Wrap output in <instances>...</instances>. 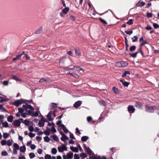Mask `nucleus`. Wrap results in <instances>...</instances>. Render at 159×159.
Segmentation results:
<instances>
[{
  "mask_svg": "<svg viewBox=\"0 0 159 159\" xmlns=\"http://www.w3.org/2000/svg\"><path fill=\"white\" fill-rule=\"evenodd\" d=\"M70 149L73 152H78L79 151L78 148L76 147H74L73 146H70Z\"/></svg>",
  "mask_w": 159,
  "mask_h": 159,
  "instance_id": "9",
  "label": "nucleus"
},
{
  "mask_svg": "<svg viewBox=\"0 0 159 159\" xmlns=\"http://www.w3.org/2000/svg\"><path fill=\"white\" fill-rule=\"evenodd\" d=\"M133 23V20L131 19H129V20L127 22V24H128L129 25H131Z\"/></svg>",
  "mask_w": 159,
  "mask_h": 159,
  "instance_id": "54",
  "label": "nucleus"
},
{
  "mask_svg": "<svg viewBox=\"0 0 159 159\" xmlns=\"http://www.w3.org/2000/svg\"><path fill=\"white\" fill-rule=\"evenodd\" d=\"M29 156L30 158H34L35 157V155L34 153L31 152Z\"/></svg>",
  "mask_w": 159,
  "mask_h": 159,
  "instance_id": "45",
  "label": "nucleus"
},
{
  "mask_svg": "<svg viewBox=\"0 0 159 159\" xmlns=\"http://www.w3.org/2000/svg\"><path fill=\"white\" fill-rule=\"evenodd\" d=\"M80 156L81 157L84 158H86L87 157V154L85 153L84 152L80 153Z\"/></svg>",
  "mask_w": 159,
  "mask_h": 159,
  "instance_id": "25",
  "label": "nucleus"
},
{
  "mask_svg": "<svg viewBox=\"0 0 159 159\" xmlns=\"http://www.w3.org/2000/svg\"><path fill=\"white\" fill-rule=\"evenodd\" d=\"M135 110L134 108L132 106H129L128 107V111L129 113H133Z\"/></svg>",
  "mask_w": 159,
  "mask_h": 159,
  "instance_id": "8",
  "label": "nucleus"
},
{
  "mask_svg": "<svg viewBox=\"0 0 159 159\" xmlns=\"http://www.w3.org/2000/svg\"><path fill=\"white\" fill-rule=\"evenodd\" d=\"M44 121L43 120H39L38 123V125L40 127H42L44 126Z\"/></svg>",
  "mask_w": 159,
  "mask_h": 159,
  "instance_id": "14",
  "label": "nucleus"
},
{
  "mask_svg": "<svg viewBox=\"0 0 159 159\" xmlns=\"http://www.w3.org/2000/svg\"><path fill=\"white\" fill-rule=\"evenodd\" d=\"M42 27H40L36 30V33L37 34H39L42 31Z\"/></svg>",
  "mask_w": 159,
  "mask_h": 159,
  "instance_id": "20",
  "label": "nucleus"
},
{
  "mask_svg": "<svg viewBox=\"0 0 159 159\" xmlns=\"http://www.w3.org/2000/svg\"><path fill=\"white\" fill-rule=\"evenodd\" d=\"M26 148L25 146H23L20 147V151L22 152H24L26 151Z\"/></svg>",
  "mask_w": 159,
  "mask_h": 159,
  "instance_id": "19",
  "label": "nucleus"
},
{
  "mask_svg": "<svg viewBox=\"0 0 159 159\" xmlns=\"http://www.w3.org/2000/svg\"><path fill=\"white\" fill-rule=\"evenodd\" d=\"M138 53V52H136V53H130L129 55L132 57L135 58L136 57Z\"/></svg>",
  "mask_w": 159,
  "mask_h": 159,
  "instance_id": "37",
  "label": "nucleus"
},
{
  "mask_svg": "<svg viewBox=\"0 0 159 159\" xmlns=\"http://www.w3.org/2000/svg\"><path fill=\"white\" fill-rule=\"evenodd\" d=\"M70 18L72 21H75V17L71 15H70Z\"/></svg>",
  "mask_w": 159,
  "mask_h": 159,
  "instance_id": "60",
  "label": "nucleus"
},
{
  "mask_svg": "<svg viewBox=\"0 0 159 159\" xmlns=\"http://www.w3.org/2000/svg\"><path fill=\"white\" fill-rule=\"evenodd\" d=\"M19 112L20 113H22L24 111L23 108H18Z\"/></svg>",
  "mask_w": 159,
  "mask_h": 159,
  "instance_id": "59",
  "label": "nucleus"
},
{
  "mask_svg": "<svg viewBox=\"0 0 159 159\" xmlns=\"http://www.w3.org/2000/svg\"><path fill=\"white\" fill-rule=\"evenodd\" d=\"M136 106L139 108H140L142 106L141 103L139 102H136Z\"/></svg>",
  "mask_w": 159,
  "mask_h": 159,
  "instance_id": "41",
  "label": "nucleus"
},
{
  "mask_svg": "<svg viewBox=\"0 0 159 159\" xmlns=\"http://www.w3.org/2000/svg\"><path fill=\"white\" fill-rule=\"evenodd\" d=\"M29 129L31 132L33 131L34 129L33 126L32 125L30 126L29 127Z\"/></svg>",
  "mask_w": 159,
  "mask_h": 159,
  "instance_id": "47",
  "label": "nucleus"
},
{
  "mask_svg": "<svg viewBox=\"0 0 159 159\" xmlns=\"http://www.w3.org/2000/svg\"><path fill=\"white\" fill-rule=\"evenodd\" d=\"M99 19L100 20V21L104 24L106 25L107 24V22L105 20L100 18H99Z\"/></svg>",
  "mask_w": 159,
  "mask_h": 159,
  "instance_id": "39",
  "label": "nucleus"
},
{
  "mask_svg": "<svg viewBox=\"0 0 159 159\" xmlns=\"http://www.w3.org/2000/svg\"><path fill=\"white\" fill-rule=\"evenodd\" d=\"M3 126L4 127H7L8 126V123L7 121L2 123Z\"/></svg>",
  "mask_w": 159,
  "mask_h": 159,
  "instance_id": "38",
  "label": "nucleus"
},
{
  "mask_svg": "<svg viewBox=\"0 0 159 159\" xmlns=\"http://www.w3.org/2000/svg\"><path fill=\"white\" fill-rule=\"evenodd\" d=\"M13 124L16 127H18L20 125V123L18 120H16L13 122Z\"/></svg>",
  "mask_w": 159,
  "mask_h": 159,
  "instance_id": "17",
  "label": "nucleus"
},
{
  "mask_svg": "<svg viewBox=\"0 0 159 159\" xmlns=\"http://www.w3.org/2000/svg\"><path fill=\"white\" fill-rule=\"evenodd\" d=\"M61 127L62 128L63 130L66 133H67L68 132V129L65 127V125H61Z\"/></svg>",
  "mask_w": 159,
  "mask_h": 159,
  "instance_id": "28",
  "label": "nucleus"
},
{
  "mask_svg": "<svg viewBox=\"0 0 159 159\" xmlns=\"http://www.w3.org/2000/svg\"><path fill=\"white\" fill-rule=\"evenodd\" d=\"M83 147L88 154L90 156L92 155V151L89 148L87 147L85 144H84Z\"/></svg>",
  "mask_w": 159,
  "mask_h": 159,
  "instance_id": "5",
  "label": "nucleus"
},
{
  "mask_svg": "<svg viewBox=\"0 0 159 159\" xmlns=\"http://www.w3.org/2000/svg\"><path fill=\"white\" fill-rule=\"evenodd\" d=\"M3 138L4 139H6L7 138L9 137V135L8 134V133H4L3 134Z\"/></svg>",
  "mask_w": 159,
  "mask_h": 159,
  "instance_id": "26",
  "label": "nucleus"
},
{
  "mask_svg": "<svg viewBox=\"0 0 159 159\" xmlns=\"http://www.w3.org/2000/svg\"><path fill=\"white\" fill-rule=\"evenodd\" d=\"M13 140L12 139H8L7 141V144L8 146H10L12 144Z\"/></svg>",
  "mask_w": 159,
  "mask_h": 159,
  "instance_id": "18",
  "label": "nucleus"
},
{
  "mask_svg": "<svg viewBox=\"0 0 159 159\" xmlns=\"http://www.w3.org/2000/svg\"><path fill=\"white\" fill-rule=\"evenodd\" d=\"M82 103L80 101H78L76 102L74 104V107L75 108H77L80 106Z\"/></svg>",
  "mask_w": 159,
  "mask_h": 159,
  "instance_id": "10",
  "label": "nucleus"
},
{
  "mask_svg": "<svg viewBox=\"0 0 159 159\" xmlns=\"http://www.w3.org/2000/svg\"><path fill=\"white\" fill-rule=\"evenodd\" d=\"M44 139L45 141L46 142H48L50 141V138L48 136L44 137Z\"/></svg>",
  "mask_w": 159,
  "mask_h": 159,
  "instance_id": "52",
  "label": "nucleus"
},
{
  "mask_svg": "<svg viewBox=\"0 0 159 159\" xmlns=\"http://www.w3.org/2000/svg\"><path fill=\"white\" fill-rule=\"evenodd\" d=\"M112 90L114 92L116 93H118L119 92V90L118 89L115 87H113L112 88Z\"/></svg>",
  "mask_w": 159,
  "mask_h": 159,
  "instance_id": "33",
  "label": "nucleus"
},
{
  "mask_svg": "<svg viewBox=\"0 0 159 159\" xmlns=\"http://www.w3.org/2000/svg\"><path fill=\"white\" fill-rule=\"evenodd\" d=\"M51 156L49 154H47L45 156V159H51Z\"/></svg>",
  "mask_w": 159,
  "mask_h": 159,
  "instance_id": "46",
  "label": "nucleus"
},
{
  "mask_svg": "<svg viewBox=\"0 0 159 159\" xmlns=\"http://www.w3.org/2000/svg\"><path fill=\"white\" fill-rule=\"evenodd\" d=\"M23 122L26 125L28 126L30 125L32 123L31 122L27 120H25Z\"/></svg>",
  "mask_w": 159,
  "mask_h": 159,
  "instance_id": "22",
  "label": "nucleus"
},
{
  "mask_svg": "<svg viewBox=\"0 0 159 159\" xmlns=\"http://www.w3.org/2000/svg\"><path fill=\"white\" fill-rule=\"evenodd\" d=\"M75 54L79 56L81 55V53L80 51L79 50L76 49L75 50Z\"/></svg>",
  "mask_w": 159,
  "mask_h": 159,
  "instance_id": "35",
  "label": "nucleus"
},
{
  "mask_svg": "<svg viewBox=\"0 0 159 159\" xmlns=\"http://www.w3.org/2000/svg\"><path fill=\"white\" fill-rule=\"evenodd\" d=\"M70 75L76 78H79V76L75 73H72V74H70Z\"/></svg>",
  "mask_w": 159,
  "mask_h": 159,
  "instance_id": "29",
  "label": "nucleus"
},
{
  "mask_svg": "<svg viewBox=\"0 0 159 159\" xmlns=\"http://www.w3.org/2000/svg\"><path fill=\"white\" fill-rule=\"evenodd\" d=\"M127 74H128L129 75L130 74V73L129 71H125L124 72V73L122 74V77H124L126 76V75Z\"/></svg>",
  "mask_w": 159,
  "mask_h": 159,
  "instance_id": "23",
  "label": "nucleus"
},
{
  "mask_svg": "<svg viewBox=\"0 0 159 159\" xmlns=\"http://www.w3.org/2000/svg\"><path fill=\"white\" fill-rule=\"evenodd\" d=\"M31 116L34 117H37L39 116V113L38 111H35L34 112H33Z\"/></svg>",
  "mask_w": 159,
  "mask_h": 159,
  "instance_id": "32",
  "label": "nucleus"
},
{
  "mask_svg": "<svg viewBox=\"0 0 159 159\" xmlns=\"http://www.w3.org/2000/svg\"><path fill=\"white\" fill-rule=\"evenodd\" d=\"M69 10V8L68 7H65L62 10V12L63 13L66 14L67 13Z\"/></svg>",
  "mask_w": 159,
  "mask_h": 159,
  "instance_id": "11",
  "label": "nucleus"
},
{
  "mask_svg": "<svg viewBox=\"0 0 159 159\" xmlns=\"http://www.w3.org/2000/svg\"><path fill=\"white\" fill-rule=\"evenodd\" d=\"M5 101V98H3L2 97L0 96V102H2Z\"/></svg>",
  "mask_w": 159,
  "mask_h": 159,
  "instance_id": "62",
  "label": "nucleus"
},
{
  "mask_svg": "<svg viewBox=\"0 0 159 159\" xmlns=\"http://www.w3.org/2000/svg\"><path fill=\"white\" fill-rule=\"evenodd\" d=\"M66 156L68 159H71L73 157V154L72 152H70L66 154Z\"/></svg>",
  "mask_w": 159,
  "mask_h": 159,
  "instance_id": "12",
  "label": "nucleus"
},
{
  "mask_svg": "<svg viewBox=\"0 0 159 159\" xmlns=\"http://www.w3.org/2000/svg\"><path fill=\"white\" fill-rule=\"evenodd\" d=\"M52 114V111H51L49 112L48 114L47 115V117L48 118V120L51 121L52 120L51 117Z\"/></svg>",
  "mask_w": 159,
  "mask_h": 159,
  "instance_id": "16",
  "label": "nucleus"
},
{
  "mask_svg": "<svg viewBox=\"0 0 159 159\" xmlns=\"http://www.w3.org/2000/svg\"><path fill=\"white\" fill-rule=\"evenodd\" d=\"M124 86H126V87H128V86L129 85V82H126V81H125L124 82H123V84Z\"/></svg>",
  "mask_w": 159,
  "mask_h": 159,
  "instance_id": "56",
  "label": "nucleus"
},
{
  "mask_svg": "<svg viewBox=\"0 0 159 159\" xmlns=\"http://www.w3.org/2000/svg\"><path fill=\"white\" fill-rule=\"evenodd\" d=\"M153 26L155 29L159 27V25L157 23H154L153 24Z\"/></svg>",
  "mask_w": 159,
  "mask_h": 159,
  "instance_id": "55",
  "label": "nucleus"
},
{
  "mask_svg": "<svg viewBox=\"0 0 159 159\" xmlns=\"http://www.w3.org/2000/svg\"><path fill=\"white\" fill-rule=\"evenodd\" d=\"M125 32L127 34L129 35H130L133 33V31H125Z\"/></svg>",
  "mask_w": 159,
  "mask_h": 159,
  "instance_id": "61",
  "label": "nucleus"
},
{
  "mask_svg": "<svg viewBox=\"0 0 159 159\" xmlns=\"http://www.w3.org/2000/svg\"><path fill=\"white\" fill-rule=\"evenodd\" d=\"M13 120V117L11 115L9 116L7 118V121L9 122H11Z\"/></svg>",
  "mask_w": 159,
  "mask_h": 159,
  "instance_id": "27",
  "label": "nucleus"
},
{
  "mask_svg": "<svg viewBox=\"0 0 159 159\" xmlns=\"http://www.w3.org/2000/svg\"><path fill=\"white\" fill-rule=\"evenodd\" d=\"M57 152V149L55 148H53L52 150V152L53 154H56Z\"/></svg>",
  "mask_w": 159,
  "mask_h": 159,
  "instance_id": "36",
  "label": "nucleus"
},
{
  "mask_svg": "<svg viewBox=\"0 0 159 159\" xmlns=\"http://www.w3.org/2000/svg\"><path fill=\"white\" fill-rule=\"evenodd\" d=\"M58 150L59 152H62L65 151L67 150V147L64 144H62L61 146L58 147Z\"/></svg>",
  "mask_w": 159,
  "mask_h": 159,
  "instance_id": "2",
  "label": "nucleus"
},
{
  "mask_svg": "<svg viewBox=\"0 0 159 159\" xmlns=\"http://www.w3.org/2000/svg\"><path fill=\"white\" fill-rule=\"evenodd\" d=\"M39 81L40 83H43L44 81L50 83L51 82V80H44L43 78H42Z\"/></svg>",
  "mask_w": 159,
  "mask_h": 159,
  "instance_id": "21",
  "label": "nucleus"
},
{
  "mask_svg": "<svg viewBox=\"0 0 159 159\" xmlns=\"http://www.w3.org/2000/svg\"><path fill=\"white\" fill-rule=\"evenodd\" d=\"M146 111L149 112H153L155 109H159V107L149 106L147 105L146 106Z\"/></svg>",
  "mask_w": 159,
  "mask_h": 159,
  "instance_id": "1",
  "label": "nucleus"
},
{
  "mask_svg": "<svg viewBox=\"0 0 159 159\" xmlns=\"http://www.w3.org/2000/svg\"><path fill=\"white\" fill-rule=\"evenodd\" d=\"M116 65L119 67H125L127 66L128 65V63L126 61H122L116 63Z\"/></svg>",
  "mask_w": 159,
  "mask_h": 159,
  "instance_id": "3",
  "label": "nucleus"
},
{
  "mask_svg": "<svg viewBox=\"0 0 159 159\" xmlns=\"http://www.w3.org/2000/svg\"><path fill=\"white\" fill-rule=\"evenodd\" d=\"M50 107L51 109H53L57 107V105L56 103H51L50 105Z\"/></svg>",
  "mask_w": 159,
  "mask_h": 159,
  "instance_id": "24",
  "label": "nucleus"
},
{
  "mask_svg": "<svg viewBox=\"0 0 159 159\" xmlns=\"http://www.w3.org/2000/svg\"><path fill=\"white\" fill-rule=\"evenodd\" d=\"M88 137L86 136H84L81 138V140L83 142L86 141L88 139Z\"/></svg>",
  "mask_w": 159,
  "mask_h": 159,
  "instance_id": "31",
  "label": "nucleus"
},
{
  "mask_svg": "<svg viewBox=\"0 0 159 159\" xmlns=\"http://www.w3.org/2000/svg\"><path fill=\"white\" fill-rule=\"evenodd\" d=\"M0 110L2 111H7L4 108L2 105H0Z\"/></svg>",
  "mask_w": 159,
  "mask_h": 159,
  "instance_id": "42",
  "label": "nucleus"
},
{
  "mask_svg": "<svg viewBox=\"0 0 159 159\" xmlns=\"http://www.w3.org/2000/svg\"><path fill=\"white\" fill-rule=\"evenodd\" d=\"M74 159H80V157L79 155L77 154H75L74 156Z\"/></svg>",
  "mask_w": 159,
  "mask_h": 159,
  "instance_id": "53",
  "label": "nucleus"
},
{
  "mask_svg": "<svg viewBox=\"0 0 159 159\" xmlns=\"http://www.w3.org/2000/svg\"><path fill=\"white\" fill-rule=\"evenodd\" d=\"M90 158L91 159H100V157L99 156H97L94 154L90 156Z\"/></svg>",
  "mask_w": 159,
  "mask_h": 159,
  "instance_id": "15",
  "label": "nucleus"
},
{
  "mask_svg": "<svg viewBox=\"0 0 159 159\" xmlns=\"http://www.w3.org/2000/svg\"><path fill=\"white\" fill-rule=\"evenodd\" d=\"M135 48H136L135 46H131L130 47V48H129V50L130 51L132 52V51H134L135 49Z\"/></svg>",
  "mask_w": 159,
  "mask_h": 159,
  "instance_id": "43",
  "label": "nucleus"
},
{
  "mask_svg": "<svg viewBox=\"0 0 159 159\" xmlns=\"http://www.w3.org/2000/svg\"><path fill=\"white\" fill-rule=\"evenodd\" d=\"M147 15L148 18H151L152 16V14L151 13L147 12Z\"/></svg>",
  "mask_w": 159,
  "mask_h": 159,
  "instance_id": "50",
  "label": "nucleus"
},
{
  "mask_svg": "<svg viewBox=\"0 0 159 159\" xmlns=\"http://www.w3.org/2000/svg\"><path fill=\"white\" fill-rule=\"evenodd\" d=\"M30 148L32 149H34L36 148V146L34 144H30Z\"/></svg>",
  "mask_w": 159,
  "mask_h": 159,
  "instance_id": "63",
  "label": "nucleus"
},
{
  "mask_svg": "<svg viewBox=\"0 0 159 159\" xmlns=\"http://www.w3.org/2000/svg\"><path fill=\"white\" fill-rule=\"evenodd\" d=\"M25 53V52H23L22 53L20 54L19 55H18V56H17L16 57H17V59H18V60H19V59H20V58H21V56L23 54H24Z\"/></svg>",
  "mask_w": 159,
  "mask_h": 159,
  "instance_id": "49",
  "label": "nucleus"
},
{
  "mask_svg": "<svg viewBox=\"0 0 159 159\" xmlns=\"http://www.w3.org/2000/svg\"><path fill=\"white\" fill-rule=\"evenodd\" d=\"M56 124L57 125H59L61 127V125H63L61 123V121L59 120L57 122Z\"/></svg>",
  "mask_w": 159,
  "mask_h": 159,
  "instance_id": "48",
  "label": "nucleus"
},
{
  "mask_svg": "<svg viewBox=\"0 0 159 159\" xmlns=\"http://www.w3.org/2000/svg\"><path fill=\"white\" fill-rule=\"evenodd\" d=\"M100 104L102 105L105 106L106 105L105 102L103 100H100L99 101Z\"/></svg>",
  "mask_w": 159,
  "mask_h": 159,
  "instance_id": "40",
  "label": "nucleus"
},
{
  "mask_svg": "<svg viewBox=\"0 0 159 159\" xmlns=\"http://www.w3.org/2000/svg\"><path fill=\"white\" fill-rule=\"evenodd\" d=\"M51 129V131L53 133H55L56 132V130L55 128L54 125H53V126L52 127Z\"/></svg>",
  "mask_w": 159,
  "mask_h": 159,
  "instance_id": "57",
  "label": "nucleus"
},
{
  "mask_svg": "<svg viewBox=\"0 0 159 159\" xmlns=\"http://www.w3.org/2000/svg\"><path fill=\"white\" fill-rule=\"evenodd\" d=\"M152 27L150 25H148L146 27V29L147 30H149L152 29Z\"/></svg>",
  "mask_w": 159,
  "mask_h": 159,
  "instance_id": "64",
  "label": "nucleus"
},
{
  "mask_svg": "<svg viewBox=\"0 0 159 159\" xmlns=\"http://www.w3.org/2000/svg\"><path fill=\"white\" fill-rule=\"evenodd\" d=\"M23 107L24 110H28L29 109L32 110V111H34V110L33 107L27 104L23 105Z\"/></svg>",
  "mask_w": 159,
  "mask_h": 159,
  "instance_id": "4",
  "label": "nucleus"
},
{
  "mask_svg": "<svg viewBox=\"0 0 159 159\" xmlns=\"http://www.w3.org/2000/svg\"><path fill=\"white\" fill-rule=\"evenodd\" d=\"M13 147L15 148L14 149L16 150H18L20 148L19 145L16 143H14L13 144Z\"/></svg>",
  "mask_w": 159,
  "mask_h": 159,
  "instance_id": "30",
  "label": "nucleus"
},
{
  "mask_svg": "<svg viewBox=\"0 0 159 159\" xmlns=\"http://www.w3.org/2000/svg\"><path fill=\"white\" fill-rule=\"evenodd\" d=\"M24 101L22 99L20 100H17L16 101L14 102L13 104L16 106H18L19 105H21L22 103L24 102Z\"/></svg>",
  "mask_w": 159,
  "mask_h": 159,
  "instance_id": "6",
  "label": "nucleus"
},
{
  "mask_svg": "<svg viewBox=\"0 0 159 159\" xmlns=\"http://www.w3.org/2000/svg\"><path fill=\"white\" fill-rule=\"evenodd\" d=\"M138 39V37L136 36H134L132 38V42H136L137 40Z\"/></svg>",
  "mask_w": 159,
  "mask_h": 159,
  "instance_id": "34",
  "label": "nucleus"
},
{
  "mask_svg": "<svg viewBox=\"0 0 159 159\" xmlns=\"http://www.w3.org/2000/svg\"><path fill=\"white\" fill-rule=\"evenodd\" d=\"M69 69L72 70H75L78 71H79L80 70H83V69L82 68H81L80 66H74L73 67L70 68Z\"/></svg>",
  "mask_w": 159,
  "mask_h": 159,
  "instance_id": "7",
  "label": "nucleus"
},
{
  "mask_svg": "<svg viewBox=\"0 0 159 159\" xmlns=\"http://www.w3.org/2000/svg\"><path fill=\"white\" fill-rule=\"evenodd\" d=\"M62 137L61 138V139L62 141H65L66 140H68V138L63 133L62 134Z\"/></svg>",
  "mask_w": 159,
  "mask_h": 159,
  "instance_id": "13",
  "label": "nucleus"
},
{
  "mask_svg": "<svg viewBox=\"0 0 159 159\" xmlns=\"http://www.w3.org/2000/svg\"><path fill=\"white\" fill-rule=\"evenodd\" d=\"M35 136V134L32 133H30L29 134V136L31 138H33Z\"/></svg>",
  "mask_w": 159,
  "mask_h": 159,
  "instance_id": "58",
  "label": "nucleus"
},
{
  "mask_svg": "<svg viewBox=\"0 0 159 159\" xmlns=\"http://www.w3.org/2000/svg\"><path fill=\"white\" fill-rule=\"evenodd\" d=\"M1 154L2 156H6L8 155V153L6 151H3L1 153Z\"/></svg>",
  "mask_w": 159,
  "mask_h": 159,
  "instance_id": "51",
  "label": "nucleus"
},
{
  "mask_svg": "<svg viewBox=\"0 0 159 159\" xmlns=\"http://www.w3.org/2000/svg\"><path fill=\"white\" fill-rule=\"evenodd\" d=\"M1 144L2 146H4L7 144V141L5 140H2L1 142Z\"/></svg>",
  "mask_w": 159,
  "mask_h": 159,
  "instance_id": "44",
  "label": "nucleus"
}]
</instances>
